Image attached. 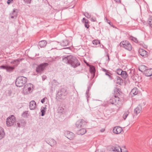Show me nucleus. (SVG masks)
<instances>
[{
    "instance_id": "e2e57ef3",
    "label": "nucleus",
    "mask_w": 152,
    "mask_h": 152,
    "mask_svg": "<svg viewBox=\"0 0 152 152\" xmlns=\"http://www.w3.org/2000/svg\"><path fill=\"white\" fill-rule=\"evenodd\" d=\"M131 71H130L129 73H131Z\"/></svg>"
},
{
    "instance_id": "0eeeda50",
    "label": "nucleus",
    "mask_w": 152,
    "mask_h": 152,
    "mask_svg": "<svg viewBox=\"0 0 152 152\" xmlns=\"http://www.w3.org/2000/svg\"><path fill=\"white\" fill-rule=\"evenodd\" d=\"M15 66H16L15 65H14L13 66H11L5 65L1 66H0V68L1 69H6V71L7 72H11L13 71Z\"/></svg>"
},
{
    "instance_id": "9b49d317",
    "label": "nucleus",
    "mask_w": 152,
    "mask_h": 152,
    "mask_svg": "<svg viewBox=\"0 0 152 152\" xmlns=\"http://www.w3.org/2000/svg\"><path fill=\"white\" fill-rule=\"evenodd\" d=\"M65 134L67 138L70 140H73L75 137V134L72 132L69 131L65 132Z\"/></svg>"
},
{
    "instance_id": "bf43d9fd",
    "label": "nucleus",
    "mask_w": 152,
    "mask_h": 152,
    "mask_svg": "<svg viewBox=\"0 0 152 152\" xmlns=\"http://www.w3.org/2000/svg\"><path fill=\"white\" fill-rule=\"evenodd\" d=\"M84 62H85V63L86 64V65L88 66H89V64L88 63H87V62L85 61H84Z\"/></svg>"
},
{
    "instance_id": "ddd939ff",
    "label": "nucleus",
    "mask_w": 152,
    "mask_h": 152,
    "mask_svg": "<svg viewBox=\"0 0 152 152\" xmlns=\"http://www.w3.org/2000/svg\"><path fill=\"white\" fill-rule=\"evenodd\" d=\"M122 130V128L119 126L115 127L113 129V132L114 133L118 134L120 133Z\"/></svg>"
},
{
    "instance_id": "3c124183",
    "label": "nucleus",
    "mask_w": 152,
    "mask_h": 152,
    "mask_svg": "<svg viewBox=\"0 0 152 152\" xmlns=\"http://www.w3.org/2000/svg\"><path fill=\"white\" fill-rule=\"evenodd\" d=\"M46 77L45 75H43L42 77V80H44L46 78Z\"/></svg>"
},
{
    "instance_id": "c85d7f7f",
    "label": "nucleus",
    "mask_w": 152,
    "mask_h": 152,
    "mask_svg": "<svg viewBox=\"0 0 152 152\" xmlns=\"http://www.w3.org/2000/svg\"><path fill=\"white\" fill-rule=\"evenodd\" d=\"M148 22L149 26L152 28V16H149L148 19Z\"/></svg>"
},
{
    "instance_id": "423d86ee",
    "label": "nucleus",
    "mask_w": 152,
    "mask_h": 152,
    "mask_svg": "<svg viewBox=\"0 0 152 152\" xmlns=\"http://www.w3.org/2000/svg\"><path fill=\"white\" fill-rule=\"evenodd\" d=\"M48 65L47 63H44L39 65L36 68V72L38 73L41 74L45 67Z\"/></svg>"
},
{
    "instance_id": "58836bf2",
    "label": "nucleus",
    "mask_w": 152,
    "mask_h": 152,
    "mask_svg": "<svg viewBox=\"0 0 152 152\" xmlns=\"http://www.w3.org/2000/svg\"><path fill=\"white\" fill-rule=\"evenodd\" d=\"M28 113V111L24 112L22 114V116L23 117H26L27 116V115Z\"/></svg>"
},
{
    "instance_id": "cd10ccee",
    "label": "nucleus",
    "mask_w": 152,
    "mask_h": 152,
    "mask_svg": "<svg viewBox=\"0 0 152 152\" xmlns=\"http://www.w3.org/2000/svg\"><path fill=\"white\" fill-rule=\"evenodd\" d=\"M105 75L108 76L110 80H112L113 79V74L110 72L109 71L107 73H105Z\"/></svg>"
},
{
    "instance_id": "aec40b11",
    "label": "nucleus",
    "mask_w": 152,
    "mask_h": 152,
    "mask_svg": "<svg viewBox=\"0 0 152 152\" xmlns=\"http://www.w3.org/2000/svg\"><path fill=\"white\" fill-rule=\"evenodd\" d=\"M47 44L46 41L45 40L41 41L39 42V45L41 48L45 47Z\"/></svg>"
},
{
    "instance_id": "ea45409f",
    "label": "nucleus",
    "mask_w": 152,
    "mask_h": 152,
    "mask_svg": "<svg viewBox=\"0 0 152 152\" xmlns=\"http://www.w3.org/2000/svg\"><path fill=\"white\" fill-rule=\"evenodd\" d=\"M19 121L21 125H23L26 123L24 119L20 120Z\"/></svg>"
},
{
    "instance_id": "7c9ffc66",
    "label": "nucleus",
    "mask_w": 152,
    "mask_h": 152,
    "mask_svg": "<svg viewBox=\"0 0 152 152\" xmlns=\"http://www.w3.org/2000/svg\"><path fill=\"white\" fill-rule=\"evenodd\" d=\"M92 43L94 45H97L98 46L100 44V42L98 40H94L92 41Z\"/></svg>"
},
{
    "instance_id": "864d4df0",
    "label": "nucleus",
    "mask_w": 152,
    "mask_h": 152,
    "mask_svg": "<svg viewBox=\"0 0 152 152\" xmlns=\"http://www.w3.org/2000/svg\"><path fill=\"white\" fill-rule=\"evenodd\" d=\"M91 21L93 22H95L96 21V18H92L91 19Z\"/></svg>"
},
{
    "instance_id": "9d476101",
    "label": "nucleus",
    "mask_w": 152,
    "mask_h": 152,
    "mask_svg": "<svg viewBox=\"0 0 152 152\" xmlns=\"http://www.w3.org/2000/svg\"><path fill=\"white\" fill-rule=\"evenodd\" d=\"M120 98L118 97H116V96H114V97H112L109 100V102L112 104L116 105L118 104Z\"/></svg>"
},
{
    "instance_id": "4468645a",
    "label": "nucleus",
    "mask_w": 152,
    "mask_h": 152,
    "mask_svg": "<svg viewBox=\"0 0 152 152\" xmlns=\"http://www.w3.org/2000/svg\"><path fill=\"white\" fill-rule=\"evenodd\" d=\"M36 107V103L33 100L31 101L29 103V108L31 110H34Z\"/></svg>"
},
{
    "instance_id": "a878e982",
    "label": "nucleus",
    "mask_w": 152,
    "mask_h": 152,
    "mask_svg": "<svg viewBox=\"0 0 152 152\" xmlns=\"http://www.w3.org/2000/svg\"><path fill=\"white\" fill-rule=\"evenodd\" d=\"M12 15H10V17L11 18H16L17 16V12H16L15 10H14L12 14Z\"/></svg>"
},
{
    "instance_id": "c03bdc74",
    "label": "nucleus",
    "mask_w": 152,
    "mask_h": 152,
    "mask_svg": "<svg viewBox=\"0 0 152 152\" xmlns=\"http://www.w3.org/2000/svg\"><path fill=\"white\" fill-rule=\"evenodd\" d=\"M102 71H104L105 72V73H108V72H109V71L108 70H107L105 69L104 68H102Z\"/></svg>"
},
{
    "instance_id": "6e6d98bb",
    "label": "nucleus",
    "mask_w": 152,
    "mask_h": 152,
    "mask_svg": "<svg viewBox=\"0 0 152 152\" xmlns=\"http://www.w3.org/2000/svg\"><path fill=\"white\" fill-rule=\"evenodd\" d=\"M121 152H127V151L126 150L122 151V149H121Z\"/></svg>"
},
{
    "instance_id": "49530a36",
    "label": "nucleus",
    "mask_w": 152,
    "mask_h": 152,
    "mask_svg": "<svg viewBox=\"0 0 152 152\" xmlns=\"http://www.w3.org/2000/svg\"><path fill=\"white\" fill-rule=\"evenodd\" d=\"M13 0H8L7 1V3L8 4H10L11 3L13 2Z\"/></svg>"
},
{
    "instance_id": "79ce46f5",
    "label": "nucleus",
    "mask_w": 152,
    "mask_h": 152,
    "mask_svg": "<svg viewBox=\"0 0 152 152\" xmlns=\"http://www.w3.org/2000/svg\"><path fill=\"white\" fill-rule=\"evenodd\" d=\"M12 91L10 90H9L7 91V92L6 94V96H10L12 94Z\"/></svg>"
},
{
    "instance_id": "a18cd8bd",
    "label": "nucleus",
    "mask_w": 152,
    "mask_h": 152,
    "mask_svg": "<svg viewBox=\"0 0 152 152\" xmlns=\"http://www.w3.org/2000/svg\"><path fill=\"white\" fill-rule=\"evenodd\" d=\"M47 99V97H44L42 99L41 101V102L42 103H44L45 102V100Z\"/></svg>"
},
{
    "instance_id": "680f3d73",
    "label": "nucleus",
    "mask_w": 152,
    "mask_h": 152,
    "mask_svg": "<svg viewBox=\"0 0 152 152\" xmlns=\"http://www.w3.org/2000/svg\"><path fill=\"white\" fill-rule=\"evenodd\" d=\"M95 152H99V151H96Z\"/></svg>"
},
{
    "instance_id": "a211bd4d",
    "label": "nucleus",
    "mask_w": 152,
    "mask_h": 152,
    "mask_svg": "<svg viewBox=\"0 0 152 152\" xmlns=\"http://www.w3.org/2000/svg\"><path fill=\"white\" fill-rule=\"evenodd\" d=\"M142 108L141 106L140 105H139L135 109L134 111V113L136 114V115H137L142 110Z\"/></svg>"
},
{
    "instance_id": "6ab92c4d",
    "label": "nucleus",
    "mask_w": 152,
    "mask_h": 152,
    "mask_svg": "<svg viewBox=\"0 0 152 152\" xmlns=\"http://www.w3.org/2000/svg\"><path fill=\"white\" fill-rule=\"evenodd\" d=\"M5 136V133L4 129L0 127V140L4 138Z\"/></svg>"
},
{
    "instance_id": "b1692460",
    "label": "nucleus",
    "mask_w": 152,
    "mask_h": 152,
    "mask_svg": "<svg viewBox=\"0 0 152 152\" xmlns=\"http://www.w3.org/2000/svg\"><path fill=\"white\" fill-rule=\"evenodd\" d=\"M46 106L45 105L44 107H42L41 109V115L42 116H44L45 113V112L47 109L46 107Z\"/></svg>"
},
{
    "instance_id": "13d9d810",
    "label": "nucleus",
    "mask_w": 152,
    "mask_h": 152,
    "mask_svg": "<svg viewBox=\"0 0 152 152\" xmlns=\"http://www.w3.org/2000/svg\"><path fill=\"white\" fill-rule=\"evenodd\" d=\"M106 20H107V21L108 23H109L110 25L111 22H110V21H109V20H108L107 18H106Z\"/></svg>"
},
{
    "instance_id": "603ef678",
    "label": "nucleus",
    "mask_w": 152,
    "mask_h": 152,
    "mask_svg": "<svg viewBox=\"0 0 152 152\" xmlns=\"http://www.w3.org/2000/svg\"><path fill=\"white\" fill-rule=\"evenodd\" d=\"M17 126L18 127H20V122H19H19L18 123H17Z\"/></svg>"
},
{
    "instance_id": "39448f33",
    "label": "nucleus",
    "mask_w": 152,
    "mask_h": 152,
    "mask_svg": "<svg viewBox=\"0 0 152 152\" xmlns=\"http://www.w3.org/2000/svg\"><path fill=\"white\" fill-rule=\"evenodd\" d=\"M15 118L13 115H11L10 117L8 118L6 120V124L7 126H10L14 125V124L15 126L16 124Z\"/></svg>"
},
{
    "instance_id": "4d7b16f0",
    "label": "nucleus",
    "mask_w": 152,
    "mask_h": 152,
    "mask_svg": "<svg viewBox=\"0 0 152 152\" xmlns=\"http://www.w3.org/2000/svg\"><path fill=\"white\" fill-rule=\"evenodd\" d=\"M86 19L85 18H83V21H82V22L83 23L84 22L85 20H86Z\"/></svg>"
},
{
    "instance_id": "5fc2aeb1",
    "label": "nucleus",
    "mask_w": 152,
    "mask_h": 152,
    "mask_svg": "<svg viewBox=\"0 0 152 152\" xmlns=\"http://www.w3.org/2000/svg\"><path fill=\"white\" fill-rule=\"evenodd\" d=\"M107 56L108 57V61H109L110 60V58H109V56L108 53H107Z\"/></svg>"
},
{
    "instance_id": "37998d69",
    "label": "nucleus",
    "mask_w": 152,
    "mask_h": 152,
    "mask_svg": "<svg viewBox=\"0 0 152 152\" xmlns=\"http://www.w3.org/2000/svg\"><path fill=\"white\" fill-rule=\"evenodd\" d=\"M32 0H23L27 4H30Z\"/></svg>"
},
{
    "instance_id": "e433bc0d",
    "label": "nucleus",
    "mask_w": 152,
    "mask_h": 152,
    "mask_svg": "<svg viewBox=\"0 0 152 152\" xmlns=\"http://www.w3.org/2000/svg\"><path fill=\"white\" fill-rule=\"evenodd\" d=\"M19 62V60H14V61H12L10 62L11 64H15V65H16V66H17L18 64H17V63Z\"/></svg>"
},
{
    "instance_id": "2eb2a0df",
    "label": "nucleus",
    "mask_w": 152,
    "mask_h": 152,
    "mask_svg": "<svg viewBox=\"0 0 152 152\" xmlns=\"http://www.w3.org/2000/svg\"><path fill=\"white\" fill-rule=\"evenodd\" d=\"M139 53L140 55L143 57L146 56L147 54V52L142 49H140L139 50Z\"/></svg>"
},
{
    "instance_id": "412c9836",
    "label": "nucleus",
    "mask_w": 152,
    "mask_h": 152,
    "mask_svg": "<svg viewBox=\"0 0 152 152\" xmlns=\"http://www.w3.org/2000/svg\"><path fill=\"white\" fill-rule=\"evenodd\" d=\"M114 96H116V97H118L121 92L120 88H115L114 89Z\"/></svg>"
},
{
    "instance_id": "dca6fc26",
    "label": "nucleus",
    "mask_w": 152,
    "mask_h": 152,
    "mask_svg": "<svg viewBox=\"0 0 152 152\" xmlns=\"http://www.w3.org/2000/svg\"><path fill=\"white\" fill-rule=\"evenodd\" d=\"M146 76H152V68L147 69L144 73Z\"/></svg>"
},
{
    "instance_id": "f704fd0d",
    "label": "nucleus",
    "mask_w": 152,
    "mask_h": 152,
    "mask_svg": "<svg viewBox=\"0 0 152 152\" xmlns=\"http://www.w3.org/2000/svg\"><path fill=\"white\" fill-rule=\"evenodd\" d=\"M90 71L91 73L95 74V69L94 67H90Z\"/></svg>"
},
{
    "instance_id": "f8f14e48",
    "label": "nucleus",
    "mask_w": 152,
    "mask_h": 152,
    "mask_svg": "<svg viewBox=\"0 0 152 152\" xmlns=\"http://www.w3.org/2000/svg\"><path fill=\"white\" fill-rule=\"evenodd\" d=\"M45 142L51 147L54 146L56 144V141L52 138H49L45 140Z\"/></svg>"
},
{
    "instance_id": "0e129e2a",
    "label": "nucleus",
    "mask_w": 152,
    "mask_h": 152,
    "mask_svg": "<svg viewBox=\"0 0 152 152\" xmlns=\"http://www.w3.org/2000/svg\"><path fill=\"white\" fill-rule=\"evenodd\" d=\"M102 47H103V45H102Z\"/></svg>"
},
{
    "instance_id": "f257e3e1",
    "label": "nucleus",
    "mask_w": 152,
    "mask_h": 152,
    "mask_svg": "<svg viewBox=\"0 0 152 152\" xmlns=\"http://www.w3.org/2000/svg\"><path fill=\"white\" fill-rule=\"evenodd\" d=\"M62 61L66 64H70L74 68H76L80 65V61L77 58L72 55L62 56Z\"/></svg>"
},
{
    "instance_id": "c756f323",
    "label": "nucleus",
    "mask_w": 152,
    "mask_h": 152,
    "mask_svg": "<svg viewBox=\"0 0 152 152\" xmlns=\"http://www.w3.org/2000/svg\"><path fill=\"white\" fill-rule=\"evenodd\" d=\"M116 79L117 80V83L119 84H120L121 83H123V80L121 77L117 76L116 77Z\"/></svg>"
},
{
    "instance_id": "4c0bfd02",
    "label": "nucleus",
    "mask_w": 152,
    "mask_h": 152,
    "mask_svg": "<svg viewBox=\"0 0 152 152\" xmlns=\"http://www.w3.org/2000/svg\"><path fill=\"white\" fill-rule=\"evenodd\" d=\"M91 88V87L90 86H89L88 87V89L86 91V97H87V98H88L89 97V96H88L89 92V90Z\"/></svg>"
},
{
    "instance_id": "f03ea898",
    "label": "nucleus",
    "mask_w": 152,
    "mask_h": 152,
    "mask_svg": "<svg viewBox=\"0 0 152 152\" xmlns=\"http://www.w3.org/2000/svg\"><path fill=\"white\" fill-rule=\"evenodd\" d=\"M27 81V78L23 76H20L17 77L15 81V84L18 87H21L26 84Z\"/></svg>"
},
{
    "instance_id": "c9c22d12",
    "label": "nucleus",
    "mask_w": 152,
    "mask_h": 152,
    "mask_svg": "<svg viewBox=\"0 0 152 152\" xmlns=\"http://www.w3.org/2000/svg\"><path fill=\"white\" fill-rule=\"evenodd\" d=\"M122 71H123V70H122L121 69H118L115 72L118 75H121L122 74V72H121Z\"/></svg>"
},
{
    "instance_id": "5701e85b",
    "label": "nucleus",
    "mask_w": 152,
    "mask_h": 152,
    "mask_svg": "<svg viewBox=\"0 0 152 152\" xmlns=\"http://www.w3.org/2000/svg\"><path fill=\"white\" fill-rule=\"evenodd\" d=\"M86 132L85 129H82L79 130L77 132V133L79 135H83Z\"/></svg>"
},
{
    "instance_id": "6e6552de",
    "label": "nucleus",
    "mask_w": 152,
    "mask_h": 152,
    "mask_svg": "<svg viewBox=\"0 0 152 152\" xmlns=\"http://www.w3.org/2000/svg\"><path fill=\"white\" fill-rule=\"evenodd\" d=\"M87 122H86L83 119H80L77 121L75 123L76 126L78 128H80L81 127H84V126L86 125Z\"/></svg>"
},
{
    "instance_id": "de8ad7c7",
    "label": "nucleus",
    "mask_w": 152,
    "mask_h": 152,
    "mask_svg": "<svg viewBox=\"0 0 152 152\" xmlns=\"http://www.w3.org/2000/svg\"><path fill=\"white\" fill-rule=\"evenodd\" d=\"M85 27L87 28H89V26L88 23H85Z\"/></svg>"
},
{
    "instance_id": "7ed1b4c3",
    "label": "nucleus",
    "mask_w": 152,
    "mask_h": 152,
    "mask_svg": "<svg viewBox=\"0 0 152 152\" xmlns=\"http://www.w3.org/2000/svg\"><path fill=\"white\" fill-rule=\"evenodd\" d=\"M67 94L68 92L66 88H61L57 94L56 98L57 99H63Z\"/></svg>"
},
{
    "instance_id": "20e7f679",
    "label": "nucleus",
    "mask_w": 152,
    "mask_h": 152,
    "mask_svg": "<svg viewBox=\"0 0 152 152\" xmlns=\"http://www.w3.org/2000/svg\"><path fill=\"white\" fill-rule=\"evenodd\" d=\"M120 46L129 51H131L132 49V45L127 40L121 42L120 43Z\"/></svg>"
},
{
    "instance_id": "bb28decb",
    "label": "nucleus",
    "mask_w": 152,
    "mask_h": 152,
    "mask_svg": "<svg viewBox=\"0 0 152 152\" xmlns=\"http://www.w3.org/2000/svg\"><path fill=\"white\" fill-rule=\"evenodd\" d=\"M122 74L121 75L122 77L124 79H126L128 76V75L127 74L126 72L125 71H122Z\"/></svg>"
},
{
    "instance_id": "393cba45",
    "label": "nucleus",
    "mask_w": 152,
    "mask_h": 152,
    "mask_svg": "<svg viewBox=\"0 0 152 152\" xmlns=\"http://www.w3.org/2000/svg\"><path fill=\"white\" fill-rule=\"evenodd\" d=\"M121 148L118 145H116L113 149V151L117 152H121Z\"/></svg>"
},
{
    "instance_id": "09e8293b",
    "label": "nucleus",
    "mask_w": 152,
    "mask_h": 152,
    "mask_svg": "<svg viewBox=\"0 0 152 152\" xmlns=\"http://www.w3.org/2000/svg\"><path fill=\"white\" fill-rule=\"evenodd\" d=\"M89 22L88 20V19H86V20H85L84 22L83 23L88 24L89 23Z\"/></svg>"
},
{
    "instance_id": "4be33fe9",
    "label": "nucleus",
    "mask_w": 152,
    "mask_h": 152,
    "mask_svg": "<svg viewBox=\"0 0 152 152\" xmlns=\"http://www.w3.org/2000/svg\"><path fill=\"white\" fill-rule=\"evenodd\" d=\"M139 70L142 72H144V73L145 71L147 69V67L144 65H141L139 68Z\"/></svg>"
},
{
    "instance_id": "a19ab883",
    "label": "nucleus",
    "mask_w": 152,
    "mask_h": 152,
    "mask_svg": "<svg viewBox=\"0 0 152 152\" xmlns=\"http://www.w3.org/2000/svg\"><path fill=\"white\" fill-rule=\"evenodd\" d=\"M84 15L88 18H89L91 17V15L87 12H85Z\"/></svg>"
},
{
    "instance_id": "72a5a7b5",
    "label": "nucleus",
    "mask_w": 152,
    "mask_h": 152,
    "mask_svg": "<svg viewBox=\"0 0 152 152\" xmlns=\"http://www.w3.org/2000/svg\"><path fill=\"white\" fill-rule=\"evenodd\" d=\"M130 39L134 41V42H135L136 43H138V41L137 40V39L131 36L130 37Z\"/></svg>"
},
{
    "instance_id": "2f4dec72",
    "label": "nucleus",
    "mask_w": 152,
    "mask_h": 152,
    "mask_svg": "<svg viewBox=\"0 0 152 152\" xmlns=\"http://www.w3.org/2000/svg\"><path fill=\"white\" fill-rule=\"evenodd\" d=\"M137 88H134L132 89L131 91V93L133 94L134 95L137 94Z\"/></svg>"
},
{
    "instance_id": "1a4fd4ad",
    "label": "nucleus",
    "mask_w": 152,
    "mask_h": 152,
    "mask_svg": "<svg viewBox=\"0 0 152 152\" xmlns=\"http://www.w3.org/2000/svg\"><path fill=\"white\" fill-rule=\"evenodd\" d=\"M33 84L31 83H29L25 85L24 87V89H26V90L27 88V91H26V94H28L30 93L32 91V88H33Z\"/></svg>"
},
{
    "instance_id": "8fccbe9b",
    "label": "nucleus",
    "mask_w": 152,
    "mask_h": 152,
    "mask_svg": "<svg viewBox=\"0 0 152 152\" xmlns=\"http://www.w3.org/2000/svg\"><path fill=\"white\" fill-rule=\"evenodd\" d=\"M114 1H115L116 3H121V0H114Z\"/></svg>"
},
{
    "instance_id": "473e14b6",
    "label": "nucleus",
    "mask_w": 152,
    "mask_h": 152,
    "mask_svg": "<svg viewBox=\"0 0 152 152\" xmlns=\"http://www.w3.org/2000/svg\"><path fill=\"white\" fill-rule=\"evenodd\" d=\"M129 114V112L128 110L126 111L125 112L123 115V118L124 120H125L126 119Z\"/></svg>"
},
{
    "instance_id": "052dcab7",
    "label": "nucleus",
    "mask_w": 152,
    "mask_h": 152,
    "mask_svg": "<svg viewBox=\"0 0 152 152\" xmlns=\"http://www.w3.org/2000/svg\"><path fill=\"white\" fill-rule=\"evenodd\" d=\"M1 80H2V77H1V75H0V83L1 81Z\"/></svg>"
},
{
    "instance_id": "f3484780",
    "label": "nucleus",
    "mask_w": 152,
    "mask_h": 152,
    "mask_svg": "<svg viewBox=\"0 0 152 152\" xmlns=\"http://www.w3.org/2000/svg\"><path fill=\"white\" fill-rule=\"evenodd\" d=\"M56 43L59 44L61 46L63 47L66 46L69 44L68 41L67 40L65 39L62 41L61 42H56Z\"/></svg>"
}]
</instances>
